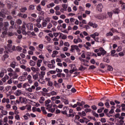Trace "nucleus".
Here are the masks:
<instances>
[{
    "label": "nucleus",
    "instance_id": "1",
    "mask_svg": "<svg viewBox=\"0 0 125 125\" xmlns=\"http://www.w3.org/2000/svg\"><path fill=\"white\" fill-rule=\"evenodd\" d=\"M9 26V23L8 21H6L3 24L2 27H0L1 30H2V35L5 36V35H7V27Z\"/></svg>",
    "mask_w": 125,
    "mask_h": 125
},
{
    "label": "nucleus",
    "instance_id": "2",
    "mask_svg": "<svg viewBox=\"0 0 125 125\" xmlns=\"http://www.w3.org/2000/svg\"><path fill=\"white\" fill-rule=\"evenodd\" d=\"M5 49V51H8V52H13V51L16 50V47L14 45L12 46V44H7Z\"/></svg>",
    "mask_w": 125,
    "mask_h": 125
},
{
    "label": "nucleus",
    "instance_id": "3",
    "mask_svg": "<svg viewBox=\"0 0 125 125\" xmlns=\"http://www.w3.org/2000/svg\"><path fill=\"white\" fill-rule=\"evenodd\" d=\"M75 49L76 50L77 52H80L81 49L79 48V46L77 45H72L71 46L70 51L71 52H75Z\"/></svg>",
    "mask_w": 125,
    "mask_h": 125
},
{
    "label": "nucleus",
    "instance_id": "4",
    "mask_svg": "<svg viewBox=\"0 0 125 125\" xmlns=\"http://www.w3.org/2000/svg\"><path fill=\"white\" fill-rule=\"evenodd\" d=\"M99 50L100 52L97 53L98 56H101V55L104 56L107 53V52L103 47H100Z\"/></svg>",
    "mask_w": 125,
    "mask_h": 125
},
{
    "label": "nucleus",
    "instance_id": "5",
    "mask_svg": "<svg viewBox=\"0 0 125 125\" xmlns=\"http://www.w3.org/2000/svg\"><path fill=\"white\" fill-rule=\"evenodd\" d=\"M26 27L28 30L31 31L33 30V25L32 23H28L26 24Z\"/></svg>",
    "mask_w": 125,
    "mask_h": 125
},
{
    "label": "nucleus",
    "instance_id": "6",
    "mask_svg": "<svg viewBox=\"0 0 125 125\" xmlns=\"http://www.w3.org/2000/svg\"><path fill=\"white\" fill-rule=\"evenodd\" d=\"M21 33L22 35H27V32H26V26L25 25H23L21 26Z\"/></svg>",
    "mask_w": 125,
    "mask_h": 125
},
{
    "label": "nucleus",
    "instance_id": "7",
    "mask_svg": "<svg viewBox=\"0 0 125 125\" xmlns=\"http://www.w3.org/2000/svg\"><path fill=\"white\" fill-rule=\"evenodd\" d=\"M97 8L98 11H99L100 12H102V8H103V5H102V4L101 3L98 4Z\"/></svg>",
    "mask_w": 125,
    "mask_h": 125
},
{
    "label": "nucleus",
    "instance_id": "8",
    "mask_svg": "<svg viewBox=\"0 0 125 125\" xmlns=\"http://www.w3.org/2000/svg\"><path fill=\"white\" fill-rule=\"evenodd\" d=\"M20 101H21V103H24V104H27V98L20 97Z\"/></svg>",
    "mask_w": 125,
    "mask_h": 125
},
{
    "label": "nucleus",
    "instance_id": "9",
    "mask_svg": "<svg viewBox=\"0 0 125 125\" xmlns=\"http://www.w3.org/2000/svg\"><path fill=\"white\" fill-rule=\"evenodd\" d=\"M46 49L48 50L49 53H51L52 52V46L51 45H48L46 47Z\"/></svg>",
    "mask_w": 125,
    "mask_h": 125
},
{
    "label": "nucleus",
    "instance_id": "10",
    "mask_svg": "<svg viewBox=\"0 0 125 125\" xmlns=\"http://www.w3.org/2000/svg\"><path fill=\"white\" fill-rule=\"evenodd\" d=\"M40 125H46V121L44 119H41L39 122Z\"/></svg>",
    "mask_w": 125,
    "mask_h": 125
},
{
    "label": "nucleus",
    "instance_id": "11",
    "mask_svg": "<svg viewBox=\"0 0 125 125\" xmlns=\"http://www.w3.org/2000/svg\"><path fill=\"white\" fill-rule=\"evenodd\" d=\"M96 18L100 20H104L103 14H100L96 16Z\"/></svg>",
    "mask_w": 125,
    "mask_h": 125
},
{
    "label": "nucleus",
    "instance_id": "12",
    "mask_svg": "<svg viewBox=\"0 0 125 125\" xmlns=\"http://www.w3.org/2000/svg\"><path fill=\"white\" fill-rule=\"evenodd\" d=\"M4 53L5 54L3 56V57L4 59V60H5V59H7V58H8V57H9V56H8V51H4Z\"/></svg>",
    "mask_w": 125,
    "mask_h": 125
},
{
    "label": "nucleus",
    "instance_id": "13",
    "mask_svg": "<svg viewBox=\"0 0 125 125\" xmlns=\"http://www.w3.org/2000/svg\"><path fill=\"white\" fill-rule=\"evenodd\" d=\"M27 80H28L29 83H33V81H32V76L30 75L27 76Z\"/></svg>",
    "mask_w": 125,
    "mask_h": 125
},
{
    "label": "nucleus",
    "instance_id": "14",
    "mask_svg": "<svg viewBox=\"0 0 125 125\" xmlns=\"http://www.w3.org/2000/svg\"><path fill=\"white\" fill-rule=\"evenodd\" d=\"M50 102H51V101L49 99H48V100H46L45 102V106H47V107L51 108V106H50L49 105H47V104H49V103H50Z\"/></svg>",
    "mask_w": 125,
    "mask_h": 125
},
{
    "label": "nucleus",
    "instance_id": "15",
    "mask_svg": "<svg viewBox=\"0 0 125 125\" xmlns=\"http://www.w3.org/2000/svg\"><path fill=\"white\" fill-rule=\"evenodd\" d=\"M16 66V62H12L10 63V67L13 68V69L15 68V67Z\"/></svg>",
    "mask_w": 125,
    "mask_h": 125
},
{
    "label": "nucleus",
    "instance_id": "16",
    "mask_svg": "<svg viewBox=\"0 0 125 125\" xmlns=\"http://www.w3.org/2000/svg\"><path fill=\"white\" fill-rule=\"evenodd\" d=\"M113 12L114 14H118L120 13V10H119L118 8H116L113 10Z\"/></svg>",
    "mask_w": 125,
    "mask_h": 125
},
{
    "label": "nucleus",
    "instance_id": "17",
    "mask_svg": "<svg viewBox=\"0 0 125 125\" xmlns=\"http://www.w3.org/2000/svg\"><path fill=\"white\" fill-rule=\"evenodd\" d=\"M27 8L26 7L20 8L19 10L21 12H22V13H24V12H26L27 10Z\"/></svg>",
    "mask_w": 125,
    "mask_h": 125
},
{
    "label": "nucleus",
    "instance_id": "18",
    "mask_svg": "<svg viewBox=\"0 0 125 125\" xmlns=\"http://www.w3.org/2000/svg\"><path fill=\"white\" fill-rule=\"evenodd\" d=\"M87 68L85 67H83V65H81L80 67L79 68V71H83L84 70H86Z\"/></svg>",
    "mask_w": 125,
    "mask_h": 125
},
{
    "label": "nucleus",
    "instance_id": "19",
    "mask_svg": "<svg viewBox=\"0 0 125 125\" xmlns=\"http://www.w3.org/2000/svg\"><path fill=\"white\" fill-rule=\"evenodd\" d=\"M44 75H45V72H44V71H41V74H39V77L41 79H42V78H43Z\"/></svg>",
    "mask_w": 125,
    "mask_h": 125
},
{
    "label": "nucleus",
    "instance_id": "20",
    "mask_svg": "<svg viewBox=\"0 0 125 125\" xmlns=\"http://www.w3.org/2000/svg\"><path fill=\"white\" fill-rule=\"evenodd\" d=\"M19 80L20 82H24V81H26V78L24 76H20L19 78Z\"/></svg>",
    "mask_w": 125,
    "mask_h": 125
},
{
    "label": "nucleus",
    "instance_id": "21",
    "mask_svg": "<svg viewBox=\"0 0 125 125\" xmlns=\"http://www.w3.org/2000/svg\"><path fill=\"white\" fill-rule=\"evenodd\" d=\"M59 34H60V37H61V36H63V34L61 33H57V32L54 33V36L55 38H57V37L59 36Z\"/></svg>",
    "mask_w": 125,
    "mask_h": 125
},
{
    "label": "nucleus",
    "instance_id": "22",
    "mask_svg": "<svg viewBox=\"0 0 125 125\" xmlns=\"http://www.w3.org/2000/svg\"><path fill=\"white\" fill-rule=\"evenodd\" d=\"M29 65H30V66H35L36 65V62L31 60L29 62Z\"/></svg>",
    "mask_w": 125,
    "mask_h": 125
},
{
    "label": "nucleus",
    "instance_id": "23",
    "mask_svg": "<svg viewBox=\"0 0 125 125\" xmlns=\"http://www.w3.org/2000/svg\"><path fill=\"white\" fill-rule=\"evenodd\" d=\"M3 19L0 18V28H2L3 26Z\"/></svg>",
    "mask_w": 125,
    "mask_h": 125
},
{
    "label": "nucleus",
    "instance_id": "24",
    "mask_svg": "<svg viewBox=\"0 0 125 125\" xmlns=\"http://www.w3.org/2000/svg\"><path fill=\"white\" fill-rule=\"evenodd\" d=\"M41 110H42V113L44 115H46L47 114V112H46V111H45V109L44 108V107H43V106L41 107Z\"/></svg>",
    "mask_w": 125,
    "mask_h": 125
},
{
    "label": "nucleus",
    "instance_id": "25",
    "mask_svg": "<svg viewBox=\"0 0 125 125\" xmlns=\"http://www.w3.org/2000/svg\"><path fill=\"white\" fill-rule=\"evenodd\" d=\"M107 14L109 18H112L113 16V12H108Z\"/></svg>",
    "mask_w": 125,
    "mask_h": 125
},
{
    "label": "nucleus",
    "instance_id": "26",
    "mask_svg": "<svg viewBox=\"0 0 125 125\" xmlns=\"http://www.w3.org/2000/svg\"><path fill=\"white\" fill-rule=\"evenodd\" d=\"M103 19H107L108 18V15L106 13H103Z\"/></svg>",
    "mask_w": 125,
    "mask_h": 125
},
{
    "label": "nucleus",
    "instance_id": "27",
    "mask_svg": "<svg viewBox=\"0 0 125 125\" xmlns=\"http://www.w3.org/2000/svg\"><path fill=\"white\" fill-rule=\"evenodd\" d=\"M18 74H17V73H14L13 74L12 79L13 80H15V79H18Z\"/></svg>",
    "mask_w": 125,
    "mask_h": 125
},
{
    "label": "nucleus",
    "instance_id": "28",
    "mask_svg": "<svg viewBox=\"0 0 125 125\" xmlns=\"http://www.w3.org/2000/svg\"><path fill=\"white\" fill-rule=\"evenodd\" d=\"M47 67L50 69H54L55 68V66L53 65L52 64L49 63L47 65Z\"/></svg>",
    "mask_w": 125,
    "mask_h": 125
},
{
    "label": "nucleus",
    "instance_id": "29",
    "mask_svg": "<svg viewBox=\"0 0 125 125\" xmlns=\"http://www.w3.org/2000/svg\"><path fill=\"white\" fill-rule=\"evenodd\" d=\"M28 9H29V10H34L35 6L33 4L29 5Z\"/></svg>",
    "mask_w": 125,
    "mask_h": 125
},
{
    "label": "nucleus",
    "instance_id": "30",
    "mask_svg": "<svg viewBox=\"0 0 125 125\" xmlns=\"http://www.w3.org/2000/svg\"><path fill=\"white\" fill-rule=\"evenodd\" d=\"M42 62V60H38L37 62V65L38 67H41V63Z\"/></svg>",
    "mask_w": 125,
    "mask_h": 125
},
{
    "label": "nucleus",
    "instance_id": "31",
    "mask_svg": "<svg viewBox=\"0 0 125 125\" xmlns=\"http://www.w3.org/2000/svg\"><path fill=\"white\" fill-rule=\"evenodd\" d=\"M54 86H55V87H58V88L60 87V85H59V83H57V82H56V81H54Z\"/></svg>",
    "mask_w": 125,
    "mask_h": 125
},
{
    "label": "nucleus",
    "instance_id": "32",
    "mask_svg": "<svg viewBox=\"0 0 125 125\" xmlns=\"http://www.w3.org/2000/svg\"><path fill=\"white\" fill-rule=\"evenodd\" d=\"M54 5H55L54 3L52 2V3H50L49 5H47V8H50V7H53V6H54Z\"/></svg>",
    "mask_w": 125,
    "mask_h": 125
},
{
    "label": "nucleus",
    "instance_id": "33",
    "mask_svg": "<svg viewBox=\"0 0 125 125\" xmlns=\"http://www.w3.org/2000/svg\"><path fill=\"white\" fill-rule=\"evenodd\" d=\"M2 13H4V14H8V11H7V10L5 9H3L1 10Z\"/></svg>",
    "mask_w": 125,
    "mask_h": 125
},
{
    "label": "nucleus",
    "instance_id": "34",
    "mask_svg": "<svg viewBox=\"0 0 125 125\" xmlns=\"http://www.w3.org/2000/svg\"><path fill=\"white\" fill-rule=\"evenodd\" d=\"M16 50H17V51H18L19 52H20V51L22 50V47H21V46H18L16 48Z\"/></svg>",
    "mask_w": 125,
    "mask_h": 125
},
{
    "label": "nucleus",
    "instance_id": "35",
    "mask_svg": "<svg viewBox=\"0 0 125 125\" xmlns=\"http://www.w3.org/2000/svg\"><path fill=\"white\" fill-rule=\"evenodd\" d=\"M104 105H105L106 108H107V109H109V108H110V103L105 102L104 103Z\"/></svg>",
    "mask_w": 125,
    "mask_h": 125
},
{
    "label": "nucleus",
    "instance_id": "36",
    "mask_svg": "<svg viewBox=\"0 0 125 125\" xmlns=\"http://www.w3.org/2000/svg\"><path fill=\"white\" fill-rule=\"evenodd\" d=\"M21 90H18L16 91V95L17 96H19L21 94Z\"/></svg>",
    "mask_w": 125,
    "mask_h": 125
},
{
    "label": "nucleus",
    "instance_id": "37",
    "mask_svg": "<svg viewBox=\"0 0 125 125\" xmlns=\"http://www.w3.org/2000/svg\"><path fill=\"white\" fill-rule=\"evenodd\" d=\"M47 25V21L46 20L42 22V26L43 27H46Z\"/></svg>",
    "mask_w": 125,
    "mask_h": 125
},
{
    "label": "nucleus",
    "instance_id": "38",
    "mask_svg": "<svg viewBox=\"0 0 125 125\" xmlns=\"http://www.w3.org/2000/svg\"><path fill=\"white\" fill-rule=\"evenodd\" d=\"M103 61L104 62H106V63H109L110 62V60H109V58H104Z\"/></svg>",
    "mask_w": 125,
    "mask_h": 125
},
{
    "label": "nucleus",
    "instance_id": "39",
    "mask_svg": "<svg viewBox=\"0 0 125 125\" xmlns=\"http://www.w3.org/2000/svg\"><path fill=\"white\" fill-rule=\"evenodd\" d=\"M26 107H28V104L26 105V106H22L20 107V109L21 111H24V110H26Z\"/></svg>",
    "mask_w": 125,
    "mask_h": 125
},
{
    "label": "nucleus",
    "instance_id": "40",
    "mask_svg": "<svg viewBox=\"0 0 125 125\" xmlns=\"http://www.w3.org/2000/svg\"><path fill=\"white\" fill-rule=\"evenodd\" d=\"M6 18L8 21H11L12 20V19H13V18H12V16L10 15L7 16Z\"/></svg>",
    "mask_w": 125,
    "mask_h": 125
},
{
    "label": "nucleus",
    "instance_id": "41",
    "mask_svg": "<svg viewBox=\"0 0 125 125\" xmlns=\"http://www.w3.org/2000/svg\"><path fill=\"white\" fill-rule=\"evenodd\" d=\"M27 63V61L25 60H22L21 61H20V64H23V65H25Z\"/></svg>",
    "mask_w": 125,
    "mask_h": 125
},
{
    "label": "nucleus",
    "instance_id": "42",
    "mask_svg": "<svg viewBox=\"0 0 125 125\" xmlns=\"http://www.w3.org/2000/svg\"><path fill=\"white\" fill-rule=\"evenodd\" d=\"M79 60H80V61H82V62H84V63H85V62L86 63H88V61L83 59L82 58H79Z\"/></svg>",
    "mask_w": 125,
    "mask_h": 125
},
{
    "label": "nucleus",
    "instance_id": "43",
    "mask_svg": "<svg viewBox=\"0 0 125 125\" xmlns=\"http://www.w3.org/2000/svg\"><path fill=\"white\" fill-rule=\"evenodd\" d=\"M122 50H123V48H122V46H118L117 49L116 50L117 52H120V51H122Z\"/></svg>",
    "mask_w": 125,
    "mask_h": 125
},
{
    "label": "nucleus",
    "instance_id": "44",
    "mask_svg": "<svg viewBox=\"0 0 125 125\" xmlns=\"http://www.w3.org/2000/svg\"><path fill=\"white\" fill-rule=\"evenodd\" d=\"M113 67H112V66L111 65H108L107 66V70L108 71H113Z\"/></svg>",
    "mask_w": 125,
    "mask_h": 125
},
{
    "label": "nucleus",
    "instance_id": "45",
    "mask_svg": "<svg viewBox=\"0 0 125 125\" xmlns=\"http://www.w3.org/2000/svg\"><path fill=\"white\" fill-rule=\"evenodd\" d=\"M77 71H78L77 69H72L69 71V73L70 74H73L74 72H77Z\"/></svg>",
    "mask_w": 125,
    "mask_h": 125
},
{
    "label": "nucleus",
    "instance_id": "46",
    "mask_svg": "<svg viewBox=\"0 0 125 125\" xmlns=\"http://www.w3.org/2000/svg\"><path fill=\"white\" fill-rule=\"evenodd\" d=\"M29 49L31 51H35V50H36V48H35V47L33 46H30L29 47Z\"/></svg>",
    "mask_w": 125,
    "mask_h": 125
},
{
    "label": "nucleus",
    "instance_id": "47",
    "mask_svg": "<svg viewBox=\"0 0 125 125\" xmlns=\"http://www.w3.org/2000/svg\"><path fill=\"white\" fill-rule=\"evenodd\" d=\"M96 68V66H94V65H92L89 66L88 70H93L94 69H95Z\"/></svg>",
    "mask_w": 125,
    "mask_h": 125
},
{
    "label": "nucleus",
    "instance_id": "48",
    "mask_svg": "<svg viewBox=\"0 0 125 125\" xmlns=\"http://www.w3.org/2000/svg\"><path fill=\"white\" fill-rule=\"evenodd\" d=\"M61 31L62 33H65V34H69V32H68V31H67V29H61Z\"/></svg>",
    "mask_w": 125,
    "mask_h": 125
},
{
    "label": "nucleus",
    "instance_id": "49",
    "mask_svg": "<svg viewBox=\"0 0 125 125\" xmlns=\"http://www.w3.org/2000/svg\"><path fill=\"white\" fill-rule=\"evenodd\" d=\"M110 36L112 37V36H113V33L109 32L108 33H106V37H110Z\"/></svg>",
    "mask_w": 125,
    "mask_h": 125
},
{
    "label": "nucleus",
    "instance_id": "50",
    "mask_svg": "<svg viewBox=\"0 0 125 125\" xmlns=\"http://www.w3.org/2000/svg\"><path fill=\"white\" fill-rule=\"evenodd\" d=\"M38 14H40L42 16H43V15H44V12L42 10L39 11Z\"/></svg>",
    "mask_w": 125,
    "mask_h": 125
},
{
    "label": "nucleus",
    "instance_id": "51",
    "mask_svg": "<svg viewBox=\"0 0 125 125\" xmlns=\"http://www.w3.org/2000/svg\"><path fill=\"white\" fill-rule=\"evenodd\" d=\"M4 76V72L3 71H1L0 72V78H2Z\"/></svg>",
    "mask_w": 125,
    "mask_h": 125
},
{
    "label": "nucleus",
    "instance_id": "52",
    "mask_svg": "<svg viewBox=\"0 0 125 125\" xmlns=\"http://www.w3.org/2000/svg\"><path fill=\"white\" fill-rule=\"evenodd\" d=\"M63 102L64 103L65 105H68V104H69V101L68 99L64 100V101H63Z\"/></svg>",
    "mask_w": 125,
    "mask_h": 125
},
{
    "label": "nucleus",
    "instance_id": "53",
    "mask_svg": "<svg viewBox=\"0 0 125 125\" xmlns=\"http://www.w3.org/2000/svg\"><path fill=\"white\" fill-rule=\"evenodd\" d=\"M61 113H62V114L63 115H66V116H67V117H68V114L67 113V111H66V110L62 111H61Z\"/></svg>",
    "mask_w": 125,
    "mask_h": 125
},
{
    "label": "nucleus",
    "instance_id": "54",
    "mask_svg": "<svg viewBox=\"0 0 125 125\" xmlns=\"http://www.w3.org/2000/svg\"><path fill=\"white\" fill-rule=\"evenodd\" d=\"M38 47H39V48H40V49H42L43 48V44H42V43L38 45Z\"/></svg>",
    "mask_w": 125,
    "mask_h": 125
},
{
    "label": "nucleus",
    "instance_id": "55",
    "mask_svg": "<svg viewBox=\"0 0 125 125\" xmlns=\"http://www.w3.org/2000/svg\"><path fill=\"white\" fill-rule=\"evenodd\" d=\"M37 10H38L39 12L42 10L41 5H39L37 6Z\"/></svg>",
    "mask_w": 125,
    "mask_h": 125
},
{
    "label": "nucleus",
    "instance_id": "56",
    "mask_svg": "<svg viewBox=\"0 0 125 125\" xmlns=\"http://www.w3.org/2000/svg\"><path fill=\"white\" fill-rule=\"evenodd\" d=\"M0 17H2V18H5L6 16H5V15L2 14V13L0 11Z\"/></svg>",
    "mask_w": 125,
    "mask_h": 125
},
{
    "label": "nucleus",
    "instance_id": "57",
    "mask_svg": "<svg viewBox=\"0 0 125 125\" xmlns=\"http://www.w3.org/2000/svg\"><path fill=\"white\" fill-rule=\"evenodd\" d=\"M47 85H48L49 86H52V85H53V83H52V82L51 81L48 82Z\"/></svg>",
    "mask_w": 125,
    "mask_h": 125
},
{
    "label": "nucleus",
    "instance_id": "58",
    "mask_svg": "<svg viewBox=\"0 0 125 125\" xmlns=\"http://www.w3.org/2000/svg\"><path fill=\"white\" fill-rule=\"evenodd\" d=\"M17 24H18L19 25H21V24H22V21H21V20L20 19H18L17 21Z\"/></svg>",
    "mask_w": 125,
    "mask_h": 125
},
{
    "label": "nucleus",
    "instance_id": "59",
    "mask_svg": "<svg viewBox=\"0 0 125 125\" xmlns=\"http://www.w3.org/2000/svg\"><path fill=\"white\" fill-rule=\"evenodd\" d=\"M120 116H121V114H120V113H117L114 115V117L116 119H119L120 118Z\"/></svg>",
    "mask_w": 125,
    "mask_h": 125
},
{
    "label": "nucleus",
    "instance_id": "60",
    "mask_svg": "<svg viewBox=\"0 0 125 125\" xmlns=\"http://www.w3.org/2000/svg\"><path fill=\"white\" fill-rule=\"evenodd\" d=\"M100 121L101 122V123H106V122H107V120H106V119L105 118H101Z\"/></svg>",
    "mask_w": 125,
    "mask_h": 125
},
{
    "label": "nucleus",
    "instance_id": "61",
    "mask_svg": "<svg viewBox=\"0 0 125 125\" xmlns=\"http://www.w3.org/2000/svg\"><path fill=\"white\" fill-rule=\"evenodd\" d=\"M38 78H39V75H38V74L33 75V79H34V80H37Z\"/></svg>",
    "mask_w": 125,
    "mask_h": 125
},
{
    "label": "nucleus",
    "instance_id": "62",
    "mask_svg": "<svg viewBox=\"0 0 125 125\" xmlns=\"http://www.w3.org/2000/svg\"><path fill=\"white\" fill-rule=\"evenodd\" d=\"M91 109H93V110H97V107H96V105H93L91 106Z\"/></svg>",
    "mask_w": 125,
    "mask_h": 125
},
{
    "label": "nucleus",
    "instance_id": "63",
    "mask_svg": "<svg viewBox=\"0 0 125 125\" xmlns=\"http://www.w3.org/2000/svg\"><path fill=\"white\" fill-rule=\"evenodd\" d=\"M98 105L100 107H103L104 106V104H103L102 102H100L98 103Z\"/></svg>",
    "mask_w": 125,
    "mask_h": 125
},
{
    "label": "nucleus",
    "instance_id": "64",
    "mask_svg": "<svg viewBox=\"0 0 125 125\" xmlns=\"http://www.w3.org/2000/svg\"><path fill=\"white\" fill-rule=\"evenodd\" d=\"M52 27V24L51 23H49L48 25H47V29H50Z\"/></svg>",
    "mask_w": 125,
    "mask_h": 125
}]
</instances>
